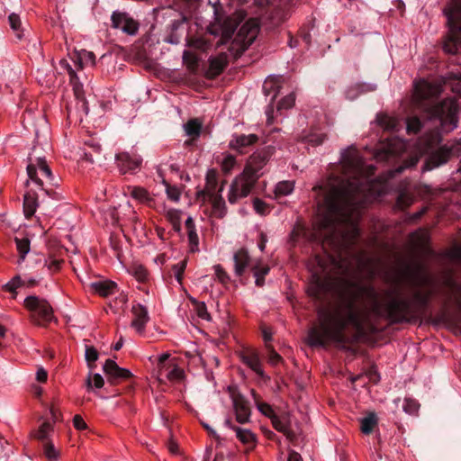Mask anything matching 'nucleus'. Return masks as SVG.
Masks as SVG:
<instances>
[{"label": "nucleus", "instance_id": "1", "mask_svg": "<svg viewBox=\"0 0 461 461\" xmlns=\"http://www.w3.org/2000/svg\"><path fill=\"white\" fill-rule=\"evenodd\" d=\"M341 163L346 174L353 176L348 180L330 176L313 187L323 196L319 202L318 222L320 230L324 231L322 247L333 254L317 255L309 266L312 276L307 294L323 304L317 309V324L308 332L312 347L345 342L343 332L348 326L363 333L372 330L378 319L392 323L416 321L424 313L436 285L434 276L420 261H402L397 266V277L406 285L375 289L353 280L352 260L359 270L373 272L371 257L359 254L349 258L348 249L359 233L360 209L376 193L374 184L363 176L364 162L356 149L345 150Z\"/></svg>", "mask_w": 461, "mask_h": 461}, {"label": "nucleus", "instance_id": "2", "mask_svg": "<svg viewBox=\"0 0 461 461\" xmlns=\"http://www.w3.org/2000/svg\"><path fill=\"white\" fill-rule=\"evenodd\" d=\"M50 149L47 139L39 143V139L28 157L27 175L30 180L41 190H43L44 179L53 182V176L45 159V153Z\"/></svg>", "mask_w": 461, "mask_h": 461}, {"label": "nucleus", "instance_id": "3", "mask_svg": "<svg viewBox=\"0 0 461 461\" xmlns=\"http://www.w3.org/2000/svg\"><path fill=\"white\" fill-rule=\"evenodd\" d=\"M444 14L449 30L443 41V50L448 54H456L461 50V0H451Z\"/></svg>", "mask_w": 461, "mask_h": 461}, {"label": "nucleus", "instance_id": "4", "mask_svg": "<svg viewBox=\"0 0 461 461\" xmlns=\"http://www.w3.org/2000/svg\"><path fill=\"white\" fill-rule=\"evenodd\" d=\"M459 104L455 98H447L432 108L431 116L437 118L445 132L453 131L457 127V114Z\"/></svg>", "mask_w": 461, "mask_h": 461}, {"label": "nucleus", "instance_id": "5", "mask_svg": "<svg viewBox=\"0 0 461 461\" xmlns=\"http://www.w3.org/2000/svg\"><path fill=\"white\" fill-rule=\"evenodd\" d=\"M258 178L253 176L249 169L238 175L230 185L228 201L230 203H237L240 199L247 197L254 188Z\"/></svg>", "mask_w": 461, "mask_h": 461}, {"label": "nucleus", "instance_id": "6", "mask_svg": "<svg viewBox=\"0 0 461 461\" xmlns=\"http://www.w3.org/2000/svg\"><path fill=\"white\" fill-rule=\"evenodd\" d=\"M24 306L32 312L33 321L41 324L53 320V310L46 299L38 296H28L24 300Z\"/></svg>", "mask_w": 461, "mask_h": 461}, {"label": "nucleus", "instance_id": "7", "mask_svg": "<svg viewBox=\"0 0 461 461\" xmlns=\"http://www.w3.org/2000/svg\"><path fill=\"white\" fill-rule=\"evenodd\" d=\"M230 393L236 420L240 424L249 422L251 410L249 401L236 390L230 389Z\"/></svg>", "mask_w": 461, "mask_h": 461}, {"label": "nucleus", "instance_id": "8", "mask_svg": "<svg viewBox=\"0 0 461 461\" xmlns=\"http://www.w3.org/2000/svg\"><path fill=\"white\" fill-rule=\"evenodd\" d=\"M406 149V143L399 138L388 139L386 142L376 150L375 157L377 160H386L392 156L402 153Z\"/></svg>", "mask_w": 461, "mask_h": 461}, {"label": "nucleus", "instance_id": "9", "mask_svg": "<svg viewBox=\"0 0 461 461\" xmlns=\"http://www.w3.org/2000/svg\"><path fill=\"white\" fill-rule=\"evenodd\" d=\"M111 20L113 28L119 29L129 35H134L138 32V23L126 13L113 12Z\"/></svg>", "mask_w": 461, "mask_h": 461}, {"label": "nucleus", "instance_id": "10", "mask_svg": "<svg viewBox=\"0 0 461 461\" xmlns=\"http://www.w3.org/2000/svg\"><path fill=\"white\" fill-rule=\"evenodd\" d=\"M258 24L255 20H249L239 30L236 41L247 48L256 40L258 33Z\"/></svg>", "mask_w": 461, "mask_h": 461}, {"label": "nucleus", "instance_id": "11", "mask_svg": "<svg viewBox=\"0 0 461 461\" xmlns=\"http://www.w3.org/2000/svg\"><path fill=\"white\" fill-rule=\"evenodd\" d=\"M269 159V154L267 150L262 149L251 155L245 166V169H249L253 176L259 177L262 176V168L267 165Z\"/></svg>", "mask_w": 461, "mask_h": 461}, {"label": "nucleus", "instance_id": "12", "mask_svg": "<svg viewBox=\"0 0 461 461\" xmlns=\"http://www.w3.org/2000/svg\"><path fill=\"white\" fill-rule=\"evenodd\" d=\"M103 370L111 383L126 380L131 376V373L129 369L120 367L115 361L112 359L105 361Z\"/></svg>", "mask_w": 461, "mask_h": 461}, {"label": "nucleus", "instance_id": "13", "mask_svg": "<svg viewBox=\"0 0 461 461\" xmlns=\"http://www.w3.org/2000/svg\"><path fill=\"white\" fill-rule=\"evenodd\" d=\"M450 153L451 150L447 147H441L432 152L422 167V171H429L447 163L450 158Z\"/></svg>", "mask_w": 461, "mask_h": 461}, {"label": "nucleus", "instance_id": "14", "mask_svg": "<svg viewBox=\"0 0 461 461\" xmlns=\"http://www.w3.org/2000/svg\"><path fill=\"white\" fill-rule=\"evenodd\" d=\"M32 185H34V183L28 177L25 183L27 190L23 196V212L26 218L32 217L39 205L37 194Z\"/></svg>", "mask_w": 461, "mask_h": 461}, {"label": "nucleus", "instance_id": "15", "mask_svg": "<svg viewBox=\"0 0 461 461\" xmlns=\"http://www.w3.org/2000/svg\"><path fill=\"white\" fill-rule=\"evenodd\" d=\"M117 165L120 171L125 174L137 169L141 164V158L137 154L122 152L116 155Z\"/></svg>", "mask_w": 461, "mask_h": 461}, {"label": "nucleus", "instance_id": "16", "mask_svg": "<svg viewBox=\"0 0 461 461\" xmlns=\"http://www.w3.org/2000/svg\"><path fill=\"white\" fill-rule=\"evenodd\" d=\"M131 312L133 314V319L131 323V327L139 333H142L149 320L147 308L141 304H135L131 307Z\"/></svg>", "mask_w": 461, "mask_h": 461}, {"label": "nucleus", "instance_id": "17", "mask_svg": "<svg viewBox=\"0 0 461 461\" xmlns=\"http://www.w3.org/2000/svg\"><path fill=\"white\" fill-rule=\"evenodd\" d=\"M438 94V87L431 83L421 80L415 84L413 98L420 103Z\"/></svg>", "mask_w": 461, "mask_h": 461}, {"label": "nucleus", "instance_id": "18", "mask_svg": "<svg viewBox=\"0 0 461 461\" xmlns=\"http://www.w3.org/2000/svg\"><path fill=\"white\" fill-rule=\"evenodd\" d=\"M158 373L159 376H164L170 382H178L185 377L184 370L175 361H169L167 365H162Z\"/></svg>", "mask_w": 461, "mask_h": 461}, {"label": "nucleus", "instance_id": "19", "mask_svg": "<svg viewBox=\"0 0 461 461\" xmlns=\"http://www.w3.org/2000/svg\"><path fill=\"white\" fill-rule=\"evenodd\" d=\"M236 30L235 21L232 19H226L221 24L212 25L209 32L214 35H221V40L226 41L230 40Z\"/></svg>", "mask_w": 461, "mask_h": 461}, {"label": "nucleus", "instance_id": "20", "mask_svg": "<svg viewBox=\"0 0 461 461\" xmlns=\"http://www.w3.org/2000/svg\"><path fill=\"white\" fill-rule=\"evenodd\" d=\"M234 270L238 276H241L246 268L249 266L250 257L244 249H239L233 256Z\"/></svg>", "mask_w": 461, "mask_h": 461}, {"label": "nucleus", "instance_id": "21", "mask_svg": "<svg viewBox=\"0 0 461 461\" xmlns=\"http://www.w3.org/2000/svg\"><path fill=\"white\" fill-rule=\"evenodd\" d=\"M243 363H245L249 368H251L256 374L261 377L265 376L264 371L261 367V362L259 357L256 351H249L242 353L240 356Z\"/></svg>", "mask_w": 461, "mask_h": 461}, {"label": "nucleus", "instance_id": "22", "mask_svg": "<svg viewBox=\"0 0 461 461\" xmlns=\"http://www.w3.org/2000/svg\"><path fill=\"white\" fill-rule=\"evenodd\" d=\"M90 287L103 297L113 294L116 292V284L110 280H101L90 284Z\"/></svg>", "mask_w": 461, "mask_h": 461}, {"label": "nucleus", "instance_id": "23", "mask_svg": "<svg viewBox=\"0 0 461 461\" xmlns=\"http://www.w3.org/2000/svg\"><path fill=\"white\" fill-rule=\"evenodd\" d=\"M258 137L256 134H241L233 136L230 141V147L241 152L242 149L256 143Z\"/></svg>", "mask_w": 461, "mask_h": 461}, {"label": "nucleus", "instance_id": "24", "mask_svg": "<svg viewBox=\"0 0 461 461\" xmlns=\"http://www.w3.org/2000/svg\"><path fill=\"white\" fill-rule=\"evenodd\" d=\"M206 184L205 187L203 191L198 193V196H203L205 198V196H210L212 194H216L215 190L217 186V172L214 169H209L206 173Z\"/></svg>", "mask_w": 461, "mask_h": 461}, {"label": "nucleus", "instance_id": "25", "mask_svg": "<svg viewBox=\"0 0 461 461\" xmlns=\"http://www.w3.org/2000/svg\"><path fill=\"white\" fill-rule=\"evenodd\" d=\"M429 240V233L424 230H419L410 236V243L413 249L421 251L425 249Z\"/></svg>", "mask_w": 461, "mask_h": 461}, {"label": "nucleus", "instance_id": "26", "mask_svg": "<svg viewBox=\"0 0 461 461\" xmlns=\"http://www.w3.org/2000/svg\"><path fill=\"white\" fill-rule=\"evenodd\" d=\"M127 192L132 198L138 200L139 202L151 205L153 199L150 197L149 192L145 188L140 186H129L127 188Z\"/></svg>", "mask_w": 461, "mask_h": 461}, {"label": "nucleus", "instance_id": "27", "mask_svg": "<svg viewBox=\"0 0 461 461\" xmlns=\"http://www.w3.org/2000/svg\"><path fill=\"white\" fill-rule=\"evenodd\" d=\"M227 65V56L221 53L218 56L210 59L209 72L212 76H218L221 74Z\"/></svg>", "mask_w": 461, "mask_h": 461}, {"label": "nucleus", "instance_id": "28", "mask_svg": "<svg viewBox=\"0 0 461 461\" xmlns=\"http://www.w3.org/2000/svg\"><path fill=\"white\" fill-rule=\"evenodd\" d=\"M212 203V214L217 218L224 217L226 213V205L221 194H212L207 196Z\"/></svg>", "mask_w": 461, "mask_h": 461}, {"label": "nucleus", "instance_id": "29", "mask_svg": "<svg viewBox=\"0 0 461 461\" xmlns=\"http://www.w3.org/2000/svg\"><path fill=\"white\" fill-rule=\"evenodd\" d=\"M273 427L282 432L287 439L290 441H294L295 439V434L294 431L289 429L288 424L285 420L280 419L278 416L275 415L271 418Z\"/></svg>", "mask_w": 461, "mask_h": 461}, {"label": "nucleus", "instance_id": "30", "mask_svg": "<svg viewBox=\"0 0 461 461\" xmlns=\"http://www.w3.org/2000/svg\"><path fill=\"white\" fill-rule=\"evenodd\" d=\"M376 121L378 124L384 130L398 131L400 127L399 120L395 117L389 116L387 114L377 115Z\"/></svg>", "mask_w": 461, "mask_h": 461}, {"label": "nucleus", "instance_id": "31", "mask_svg": "<svg viewBox=\"0 0 461 461\" xmlns=\"http://www.w3.org/2000/svg\"><path fill=\"white\" fill-rule=\"evenodd\" d=\"M53 424L50 421H44L37 430L31 433V436L38 440L45 441L53 431Z\"/></svg>", "mask_w": 461, "mask_h": 461}, {"label": "nucleus", "instance_id": "32", "mask_svg": "<svg viewBox=\"0 0 461 461\" xmlns=\"http://www.w3.org/2000/svg\"><path fill=\"white\" fill-rule=\"evenodd\" d=\"M95 54L90 51L81 50L77 53L74 62L77 68H83L85 65L90 64L94 66L95 64Z\"/></svg>", "mask_w": 461, "mask_h": 461}, {"label": "nucleus", "instance_id": "33", "mask_svg": "<svg viewBox=\"0 0 461 461\" xmlns=\"http://www.w3.org/2000/svg\"><path fill=\"white\" fill-rule=\"evenodd\" d=\"M185 134L192 140L197 139L202 131V122L198 119H192L185 124Z\"/></svg>", "mask_w": 461, "mask_h": 461}, {"label": "nucleus", "instance_id": "34", "mask_svg": "<svg viewBox=\"0 0 461 461\" xmlns=\"http://www.w3.org/2000/svg\"><path fill=\"white\" fill-rule=\"evenodd\" d=\"M251 270L253 271L256 279V285L258 286H262L264 285V277L269 272V267L267 266H260L259 263H256L251 266Z\"/></svg>", "mask_w": 461, "mask_h": 461}, {"label": "nucleus", "instance_id": "35", "mask_svg": "<svg viewBox=\"0 0 461 461\" xmlns=\"http://www.w3.org/2000/svg\"><path fill=\"white\" fill-rule=\"evenodd\" d=\"M445 284L450 289L457 307L461 310V284L456 283L451 277H447Z\"/></svg>", "mask_w": 461, "mask_h": 461}, {"label": "nucleus", "instance_id": "36", "mask_svg": "<svg viewBox=\"0 0 461 461\" xmlns=\"http://www.w3.org/2000/svg\"><path fill=\"white\" fill-rule=\"evenodd\" d=\"M377 424V418L374 412L369 413L361 420V431L364 434H370Z\"/></svg>", "mask_w": 461, "mask_h": 461}, {"label": "nucleus", "instance_id": "37", "mask_svg": "<svg viewBox=\"0 0 461 461\" xmlns=\"http://www.w3.org/2000/svg\"><path fill=\"white\" fill-rule=\"evenodd\" d=\"M14 240L16 243L17 250L20 254V260H19V263H20L24 260L25 256L30 251V240L26 237H22V238L15 237Z\"/></svg>", "mask_w": 461, "mask_h": 461}, {"label": "nucleus", "instance_id": "38", "mask_svg": "<svg viewBox=\"0 0 461 461\" xmlns=\"http://www.w3.org/2000/svg\"><path fill=\"white\" fill-rule=\"evenodd\" d=\"M8 20H9L10 27L15 33L16 37L18 39H22L23 29V23H22L20 16L14 13H13L9 15Z\"/></svg>", "mask_w": 461, "mask_h": 461}, {"label": "nucleus", "instance_id": "39", "mask_svg": "<svg viewBox=\"0 0 461 461\" xmlns=\"http://www.w3.org/2000/svg\"><path fill=\"white\" fill-rule=\"evenodd\" d=\"M236 437L240 442L247 445H254L256 436L249 429L239 428L236 429Z\"/></svg>", "mask_w": 461, "mask_h": 461}, {"label": "nucleus", "instance_id": "40", "mask_svg": "<svg viewBox=\"0 0 461 461\" xmlns=\"http://www.w3.org/2000/svg\"><path fill=\"white\" fill-rule=\"evenodd\" d=\"M104 381L103 376L100 374L89 373L87 378L86 380V385L88 390H91L94 387L100 389L104 386Z\"/></svg>", "mask_w": 461, "mask_h": 461}, {"label": "nucleus", "instance_id": "41", "mask_svg": "<svg viewBox=\"0 0 461 461\" xmlns=\"http://www.w3.org/2000/svg\"><path fill=\"white\" fill-rule=\"evenodd\" d=\"M294 185L292 181L279 182L275 188L276 195H288L294 190Z\"/></svg>", "mask_w": 461, "mask_h": 461}, {"label": "nucleus", "instance_id": "42", "mask_svg": "<svg viewBox=\"0 0 461 461\" xmlns=\"http://www.w3.org/2000/svg\"><path fill=\"white\" fill-rule=\"evenodd\" d=\"M99 353L96 348L93 346H86L85 348V358L89 368L94 367L95 362L98 359Z\"/></svg>", "mask_w": 461, "mask_h": 461}, {"label": "nucleus", "instance_id": "43", "mask_svg": "<svg viewBox=\"0 0 461 461\" xmlns=\"http://www.w3.org/2000/svg\"><path fill=\"white\" fill-rule=\"evenodd\" d=\"M183 60L189 71L194 72L196 69L197 58L193 52L185 50L183 53Z\"/></svg>", "mask_w": 461, "mask_h": 461}, {"label": "nucleus", "instance_id": "44", "mask_svg": "<svg viewBox=\"0 0 461 461\" xmlns=\"http://www.w3.org/2000/svg\"><path fill=\"white\" fill-rule=\"evenodd\" d=\"M191 301L194 305V310L196 312L197 316L203 320L210 321L211 316L207 311L205 303L203 302H198L195 299H192Z\"/></svg>", "mask_w": 461, "mask_h": 461}, {"label": "nucleus", "instance_id": "45", "mask_svg": "<svg viewBox=\"0 0 461 461\" xmlns=\"http://www.w3.org/2000/svg\"><path fill=\"white\" fill-rule=\"evenodd\" d=\"M413 196L406 192H402L397 198V207L400 209H404L409 207L413 203Z\"/></svg>", "mask_w": 461, "mask_h": 461}, {"label": "nucleus", "instance_id": "46", "mask_svg": "<svg viewBox=\"0 0 461 461\" xmlns=\"http://www.w3.org/2000/svg\"><path fill=\"white\" fill-rule=\"evenodd\" d=\"M326 136L323 133L312 132L309 133L304 137V141L311 144L312 146H319L322 144Z\"/></svg>", "mask_w": 461, "mask_h": 461}, {"label": "nucleus", "instance_id": "47", "mask_svg": "<svg viewBox=\"0 0 461 461\" xmlns=\"http://www.w3.org/2000/svg\"><path fill=\"white\" fill-rule=\"evenodd\" d=\"M162 183L166 186L167 197L174 202H177L180 198V190L175 185H170L165 179H162Z\"/></svg>", "mask_w": 461, "mask_h": 461}, {"label": "nucleus", "instance_id": "48", "mask_svg": "<svg viewBox=\"0 0 461 461\" xmlns=\"http://www.w3.org/2000/svg\"><path fill=\"white\" fill-rule=\"evenodd\" d=\"M420 160V157L418 155H412L408 159H406L402 165L399 166L397 168H395L394 172L396 174L402 173L403 170L407 168L413 167L417 165V163Z\"/></svg>", "mask_w": 461, "mask_h": 461}, {"label": "nucleus", "instance_id": "49", "mask_svg": "<svg viewBox=\"0 0 461 461\" xmlns=\"http://www.w3.org/2000/svg\"><path fill=\"white\" fill-rule=\"evenodd\" d=\"M420 404L417 401L410 398H405L402 403L403 411L408 414H415L419 410Z\"/></svg>", "mask_w": 461, "mask_h": 461}, {"label": "nucleus", "instance_id": "50", "mask_svg": "<svg viewBox=\"0 0 461 461\" xmlns=\"http://www.w3.org/2000/svg\"><path fill=\"white\" fill-rule=\"evenodd\" d=\"M420 127V121L417 117L409 118L406 122V130L409 133H417Z\"/></svg>", "mask_w": 461, "mask_h": 461}, {"label": "nucleus", "instance_id": "51", "mask_svg": "<svg viewBox=\"0 0 461 461\" xmlns=\"http://www.w3.org/2000/svg\"><path fill=\"white\" fill-rule=\"evenodd\" d=\"M44 455L50 461H55L59 456V452L50 442H46L43 447Z\"/></svg>", "mask_w": 461, "mask_h": 461}, {"label": "nucleus", "instance_id": "52", "mask_svg": "<svg viewBox=\"0 0 461 461\" xmlns=\"http://www.w3.org/2000/svg\"><path fill=\"white\" fill-rule=\"evenodd\" d=\"M253 208L260 215H266L269 212L267 203L259 198L253 200Z\"/></svg>", "mask_w": 461, "mask_h": 461}, {"label": "nucleus", "instance_id": "53", "mask_svg": "<svg viewBox=\"0 0 461 461\" xmlns=\"http://www.w3.org/2000/svg\"><path fill=\"white\" fill-rule=\"evenodd\" d=\"M235 163H236V158L234 156H232L230 154L225 155L221 161L222 171H224L225 173L230 172L233 168Z\"/></svg>", "mask_w": 461, "mask_h": 461}, {"label": "nucleus", "instance_id": "54", "mask_svg": "<svg viewBox=\"0 0 461 461\" xmlns=\"http://www.w3.org/2000/svg\"><path fill=\"white\" fill-rule=\"evenodd\" d=\"M258 410L263 414L265 415L266 417H268V418H272L274 417L276 414H275V411L272 408L271 405H269L268 403L267 402H258L257 404H256Z\"/></svg>", "mask_w": 461, "mask_h": 461}, {"label": "nucleus", "instance_id": "55", "mask_svg": "<svg viewBox=\"0 0 461 461\" xmlns=\"http://www.w3.org/2000/svg\"><path fill=\"white\" fill-rule=\"evenodd\" d=\"M295 101V97L294 94H289L280 100L277 105L278 110L282 109H289L294 106Z\"/></svg>", "mask_w": 461, "mask_h": 461}, {"label": "nucleus", "instance_id": "56", "mask_svg": "<svg viewBox=\"0 0 461 461\" xmlns=\"http://www.w3.org/2000/svg\"><path fill=\"white\" fill-rule=\"evenodd\" d=\"M185 267H186L185 260H183V261L179 262L178 264L173 266V271H174L175 277L179 284H182L183 274H184Z\"/></svg>", "mask_w": 461, "mask_h": 461}, {"label": "nucleus", "instance_id": "57", "mask_svg": "<svg viewBox=\"0 0 461 461\" xmlns=\"http://www.w3.org/2000/svg\"><path fill=\"white\" fill-rule=\"evenodd\" d=\"M167 217L176 229L180 227V212L178 210H168Z\"/></svg>", "mask_w": 461, "mask_h": 461}, {"label": "nucleus", "instance_id": "58", "mask_svg": "<svg viewBox=\"0 0 461 461\" xmlns=\"http://www.w3.org/2000/svg\"><path fill=\"white\" fill-rule=\"evenodd\" d=\"M214 268V272H215V276L217 277V279L222 283V284H227L229 281H230V276L229 275L226 273V271L221 267V266L220 265H215L213 267Z\"/></svg>", "mask_w": 461, "mask_h": 461}, {"label": "nucleus", "instance_id": "59", "mask_svg": "<svg viewBox=\"0 0 461 461\" xmlns=\"http://www.w3.org/2000/svg\"><path fill=\"white\" fill-rule=\"evenodd\" d=\"M267 350H268V361H269V363L271 365L278 364L282 360L281 356L276 351H275V349L272 348V346L267 345Z\"/></svg>", "mask_w": 461, "mask_h": 461}, {"label": "nucleus", "instance_id": "60", "mask_svg": "<svg viewBox=\"0 0 461 461\" xmlns=\"http://www.w3.org/2000/svg\"><path fill=\"white\" fill-rule=\"evenodd\" d=\"M188 240L190 243V249L192 251H195L198 249L199 239L195 230L188 231Z\"/></svg>", "mask_w": 461, "mask_h": 461}, {"label": "nucleus", "instance_id": "61", "mask_svg": "<svg viewBox=\"0 0 461 461\" xmlns=\"http://www.w3.org/2000/svg\"><path fill=\"white\" fill-rule=\"evenodd\" d=\"M59 66L61 69L66 70L70 76V81L74 79H77L75 70L72 68L71 65L66 59H61L59 61Z\"/></svg>", "mask_w": 461, "mask_h": 461}, {"label": "nucleus", "instance_id": "62", "mask_svg": "<svg viewBox=\"0 0 461 461\" xmlns=\"http://www.w3.org/2000/svg\"><path fill=\"white\" fill-rule=\"evenodd\" d=\"M73 425L78 430H83L87 428L86 423L80 415H75L73 418Z\"/></svg>", "mask_w": 461, "mask_h": 461}, {"label": "nucleus", "instance_id": "63", "mask_svg": "<svg viewBox=\"0 0 461 461\" xmlns=\"http://www.w3.org/2000/svg\"><path fill=\"white\" fill-rule=\"evenodd\" d=\"M189 46L199 50H204L206 48V41L202 38L192 39L189 41Z\"/></svg>", "mask_w": 461, "mask_h": 461}, {"label": "nucleus", "instance_id": "64", "mask_svg": "<svg viewBox=\"0 0 461 461\" xmlns=\"http://www.w3.org/2000/svg\"><path fill=\"white\" fill-rule=\"evenodd\" d=\"M21 284V280L19 276H15L10 282H8L5 287L6 290L10 292H14Z\"/></svg>", "mask_w": 461, "mask_h": 461}]
</instances>
